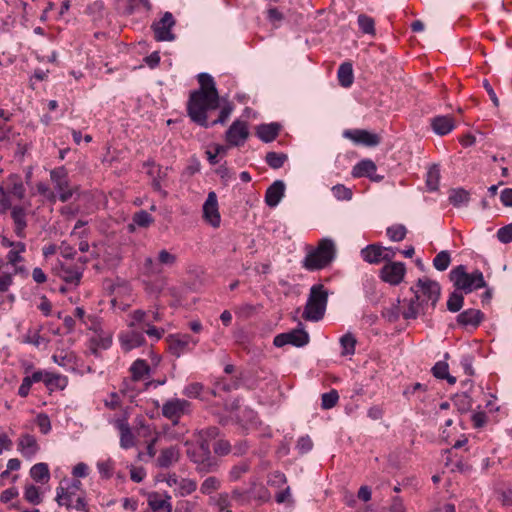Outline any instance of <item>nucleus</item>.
Returning a JSON list of instances; mask_svg holds the SVG:
<instances>
[{"label": "nucleus", "instance_id": "obj_1", "mask_svg": "<svg viewBox=\"0 0 512 512\" xmlns=\"http://www.w3.org/2000/svg\"><path fill=\"white\" fill-rule=\"evenodd\" d=\"M200 89L190 95L188 115L195 123L208 127L206 112L218 107L219 96L213 78L207 73L198 75Z\"/></svg>", "mask_w": 512, "mask_h": 512}, {"label": "nucleus", "instance_id": "obj_2", "mask_svg": "<svg viewBox=\"0 0 512 512\" xmlns=\"http://www.w3.org/2000/svg\"><path fill=\"white\" fill-rule=\"evenodd\" d=\"M336 254L335 244L331 239L320 240L317 248L308 252L303 260V267L307 270H320L328 266Z\"/></svg>", "mask_w": 512, "mask_h": 512}, {"label": "nucleus", "instance_id": "obj_3", "mask_svg": "<svg viewBox=\"0 0 512 512\" xmlns=\"http://www.w3.org/2000/svg\"><path fill=\"white\" fill-rule=\"evenodd\" d=\"M450 280L457 290L465 294L486 287V282L481 271L475 270L472 273H468L466 267L463 265H459L451 270Z\"/></svg>", "mask_w": 512, "mask_h": 512}, {"label": "nucleus", "instance_id": "obj_4", "mask_svg": "<svg viewBox=\"0 0 512 512\" xmlns=\"http://www.w3.org/2000/svg\"><path fill=\"white\" fill-rule=\"evenodd\" d=\"M56 501L58 505L67 509H74L79 512H88L84 493L81 491V482L74 480L66 487L60 486L57 489Z\"/></svg>", "mask_w": 512, "mask_h": 512}, {"label": "nucleus", "instance_id": "obj_5", "mask_svg": "<svg viewBox=\"0 0 512 512\" xmlns=\"http://www.w3.org/2000/svg\"><path fill=\"white\" fill-rule=\"evenodd\" d=\"M328 301V291L322 284L313 285L303 312V318L318 321L323 318Z\"/></svg>", "mask_w": 512, "mask_h": 512}, {"label": "nucleus", "instance_id": "obj_6", "mask_svg": "<svg viewBox=\"0 0 512 512\" xmlns=\"http://www.w3.org/2000/svg\"><path fill=\"white\" fill-rule=\"evenodd\" d=\"M187 456L196 464V470L199 473L214 472L218 468L217 461L211 456L210 446L205 439H201L196 446L188 448Z\"/></svg>", "mask_w": 512, "mask_h": 512}, {"label": "nucleus", "instance_id": "obj_7", "mask_svg": "<svg viewBox=\"0 0 512 512\" xmlns=\"http://www.w3.org/2000/svg\"><path fill=\"white\" fill-rule=\"evenodd\" d=\"M411 290L418 294L420 298L423 297L422 300H424L426 306L430 302L431 307L434 308L439 300L441 288L436 281L421 278L417 281L416 289L412 287Z\"/></svg>", "mask_w": 512, "mask_h": 512}, {"label": "nucleus", "instance_id": "obj_8", "mask_svg": "<svg viewBox=\"0 0 512 512\" xmlns=\"http://www.w3.org/2000/svg\"><path fill=\"white\" fill-rule=\"evenodd\" d=\"M148 313L143 311V310H135L131 315H130V322L128 324L129 328H134V327H139L141 329V331H145V333L150 336V337H153L155 338L156 340H159L163 334H164V329H158L156 327H154L153 325L150 324V322H147L146 321V317H147Z\"/></svg>", "mask_w": 512, "mask_h": 512}, {"label": "nucleus", "instance_id": "obj_9", "mask_svg": "<svg viewBox=\"0 0 512 512\" xmlns=\"http://www.w3.org/2000/svg\"><path fill=\"white\" fill-rule=\"evenodd\" d=\"M189 410L190 403L178 398L170 399L162 406L163 416L170 419L174 424H177L180 417L187 414Z\"/></svg>", "mask_w": 512, "mask_h": 512}, {"label": "nucleus", "instance_id": "obj_10", "mask_svg": "<svg viewBox=\"0 0 512 512\" xmlns=\"http://www.w3.org/2000/svg\"><path fill=\"white\" fill-rule=\"evenodd\" d=\"M175 25V19L170 12H165L162 18L153 23L152 29L155 34V39L157 41H172L175 36L171 32L172 27Z\"/></svg>", "mask_w": 512, "mask_h": 512}, {"label": "nucleus", "instance_id": "obj_11", "mask_svg": "<svg viewBox=\"0 0 512 512\" xmlns=\"http://www.w3.org/2000/svg\"><path fill=\"white\" fill-rule=\"evenodd\" d=\"M406 268L402 262H389L380 271L381 279L390 285H398L402 282Z\"/></svg>", "mask_w": 512, "mask_h": 512}, {"label": "nucleus", "instance_id": "obj_12", "mask_svg": "<svg viewBox=\"0 0 512 512\" xmlns=\"http://www.w3.org/2000/svg\"><path fill=\"white\" fill-rule=\"evenodd\" d=\"M343 136L350 139L355 144H360L367 147H375L379 145L381 141V138L378 134L364 129L345 130Z\"/></svg>", "mask_w": 512, "mask_h": 512}, {"label": "nucleus", "instance_id": "obj_13", "mask_svg": "<svg viewBox=\"0 0 512 512\" xmlns=\"http://www.w3.org/2000/svg\"><path fill=\"white\" fill-rule=\"evenodd\" d=\"M309 342V335L303 329H295L288 333H282L274 338V345L282 347L286 344H292L296 347H302Z\"/></svg>", "mask_w": 512, "mask_h": 512}, {"label": "nucleus", "instance_id": "obj_14", "mask_svg": "<svg viewBox=\"0 0 512 512\" xmlns=\"http://www.w3.org/2000/svg\"><path fill=\"white\" fill-rule=\"evenodd\" d=\"M203 217L212 227L218 228L221 222V216L218 209L217 195L211 191L203 204Z\"/></svg>", "mask_w": 512, "mask_h": 512}, {"label": "nucleus", "instance_id": "obj_15", "mask_svg": "<svg viewBox=\"0 0 512 512\" xmlns=\"http://www.w3.org/2000/svg\"><path fill=\"white\" fill-rule=\"evenodd\" d=\"M249 136L247 123L241 120L234 121L226 131V141L232 146L244 144Z\"/></svg>", "mask_w": 512, "mask_h": 512}, {"label": "nucleus", "instance_id": "obj_16", "mask_svg": "<svg viewBox=\"0 0 512 512\" xmlns=\"http://www.w3.org/2000/svg\"><path fill=\"white\" fill-rule=\"evenodd\" d=\"M34 382H43L49 390H63L68 384V379L60 374L38 371L34 372Z\"/></svg>", "mask_w": 512, "mask_h": 512}, {"label": "nucleus", "instance_id": "obj_17", "mask_svg": "<svg viewBox=\"0 0 512 512\" xmlns=\"http://www.w3.org/2000/svg\"><path fill=\"white\" fill-rule=\"evenodd\" d=\"M376 170V164L370 159H365L353 167L352 175L357 178L368 177L371 181L380 182L384 176L377 174Z\"/></svg>", "mask_w": 512, "mask_h": 512}, {"label": "nucleus", "instance_id": "obj_18", "mask_svg": "<svg viewBox=\"0 0 512 512\" xmlns=\"http://www.w3.org/2000/svg\"><path fill=\"white\" fill-rule=\"evenodd\" d=\"M120 343L124 351L128 352L145 343V338L139 327L130 328L120 335Z\"/></svg>", "mask_w": 512, "mask_h": 512}, {"label": "nucleus", "instance_id": "obj_19", "mask_svg": "<svg viewBox=\"0 0 512 512\" xmlns=\"http://www.w3.org/2000/svg\"><path fill=\"white\" fill-rule=\"evenodd\" d=\"M147 504L153 512H172L171 496L159 492L147 495Z\"/></svg>", "mask_w": 512, "mask_h": 512}, {"label": "nucleus", "instance_id": "obj_20", "mask_svg": "<svg viewBox=\"0 0 512 512\" xmlns=\"http://www.w3.org/2000/svg\"><path fill=\"white\" fill-rule=\"evenodd\" d=\"M167 341L170 351L176 356H180L190 344L196 345L198 343V340L188 334L169 335Z\"/></svg>", "mask_w": 512, "mask_h": 512}, {"label": "nucleus", "instance_id": "obj_21", "mask_svg": "<svg viewBox=\"0 0 512 512\" xmlns=\"http://www.w3.org/2000/svg\"><path fill=\"white\" fill-rule=\"evenodd\" d=\"M402 316L404 319H415L421 312H424V300L420 301V296L414 293L410 300H403Z\"/></svg>", "mask_w": 512, "mask_h": 512}, {"label": "nucleus", "instance_id": "obj_22", "mask_svg": "<svg viewBox=\"0 0 512 512\" xmlns=\"http://www.w3.org/2000/svg\"><path fill=\"white\" fill-rule=\"evenodd\" d=\"M180 459V449L177 446H170L160 451L159 456L155 460L158 468H169L177 463Z\"/></svg>", "mask_w": 512, "mask_h": 512}, {"label": "nucleus", "instance_id": "obj_23", "mask_svg": "<svg viewBox=\"0 0 512 512\" xmlns=\"http://www.w3.org/2000/svg\"><path fill=\"white\" fill-rule=\"evenodd\" d=\"M83 270V267L75 265H62L59 271V276L67 284L76 287L81 281Z\"/></svg>", "mask_w": 512, "mask_h": 512}, {"label": "nucleus", "instance_id": "obj_24", "mask_svg": "<svg viewBox=\"0 0 512 512\" xmlns=\"http://www.w3.org/2000/svg\"><path fill=\"white\" fill-rule=\"evenodd\" d=\"M285 184L282 180H276L268 187L265 194V202L269 207H276L284 196Z\"/></svg>", "mask_w": 512, "mask_h": 512}, {"label": "nucleus", "instance_id": "obj_25", "mask_svg": "<svg viewBox=\"0 0 512 512\" xmlns=\"http://www.w3.org/2000/svg\"><path fill=\"white\" fill-rule=\"evenodd\" d=\"M431 127L437 135H446L455 128V121L449 115L436 116L431 119Z\"/></svg>", "mask_w": 512, "mask_h": 512}, {"label": "nucleus", "instance_id": "obj_26", "mask_svg": "<svg viewBox=\"0 0 512 512\" xmlns=\"http://www.w3.org/2000/svg\"><path fill=\"white\" fill-rule=\"evenodd\" d=\"M484 318L483 313L477 309H468L457 316V322L462 326L478 327Z\"/></svg>", "mask_w": 512, "mask_h": 512}, {"label": "nucleus", "instance_id": "obj_27", "mask_svg": "<svg viewBox=\"0 0 512 512\" xmlns=\"http://www.w3.org/2000/svg\"><path fill=\"white\" fill-rule=\"evenodd\" d=\"M281 126L277 123L261 124L256 129L257 136L264 142L273 141L279 134Z\"/></svg>", "mask_w": 512, "mask_h": 512}, {"label": "nucleus", "instance_id": "obj_28", "mask_svg": "<svg viewBox=\"0 0 512 512\" xmlns=\"http://www.w3.org/2000/svg\"><path fill=\"white\" fill-rule=\"evenodd\" d=\"M53 361L66 370H74L77 365V356L72 351H61L53 355Z\"/></svg>", "mask_w": 512, "mask_h": 512}, {"label": "nucleus", "instance_id": "obj_29", "mask_svg": "<svg viewBox=\"0 0 512 512\" xmlns=\"http://www.w3.org/2000/svg\"><path fill=\"white\" fill-rule=\"evenodd\" d=\"M362 258L369 264H378L382 261V246L371 244L361 250Z\"/></svg>", "mask_w": 512, "mask_h": 512}, {"label": "nucleus", "instance_id": "obj_30", "mask_svg": "<svg viewBox=\"0 0 512 512\" xmlns=\"http://www.w3.org/2000/svg\"><path fill=\"white\" fill-rule=\"evenodd\" d=\"M3 187L7 189L8 192H10L13 198H17V200L23 199L25 189L21 179L18 176H10L5 183V186Z\"/></svg>", "mask_w": 512, "mask_h": 512}, {"label": "nucleus", "instance_id": "obj_31", "mask_svg": "<svg viewBox=\"0 0 512 512\" xmlns=\"http://www.w3.org/2000/svg\"><path fill=\"white\" fill-rule=\"evenodd\" d=\"M11 216L15 223V231L17 235L21 236L27 226L24 209L18 206H14L12 208Z\"/></svg>", "mask_w": 512, "mask_h": 512}, {"label": "nucleus", "instance_id": "obj_32", "mask_svg": "<svg viewBox=\"0 0 512 512\" xmlns=\"http://www.w3.org/2000/svg\"><path fill=\"white\" fill-rule=\"evenodd\" d=\"M338 79L343 87L347 88L351 86L353 83V69L350 63L345 62L340 65L338 69Z\"/></svg>", "mask_w": 512, "mask_h": 512}, {"label": "nucleus", "instance_id": "obj_33", "mask_svg": "<svg viewBox=\"0 0 512 512\" xmlns=\"http://www.w3.org/2000/svg\"><path fill=\"white\" fill-rule=\"evenodd\" d=\"M470 200V194L463 188L452 189L449 192V201L454 206H460L466 204Z\"/></svg>", "mask_w": 512, "mask_h": 512}, {"label": "nucleus", "instance_id": "obj_34", "mask_svg": "<svg viewBox=\"0 0 512 512\" xmlns=\"http://www.w3.org/2000/svg\"><path fill=\"white\" fill-rule=\"evenodd\" d=\"M433 375L438 379H446L450 384L456 382V378L448 372V364L442 361L437 362L432 368Z\"/></svg>", "mask_w": 512, "mask_h": 512}, {"label": "nucleus", "instance_id": "obj_35", "mask_svg": "<svg viewBox=\"0 0 512 512\" xmlns=\"http://www.w3.org/2000/svg\"><path fill=\"white\" fill-rule=\"evenodd\" d=\"M248 490L251 495V501L255 500L259 503H264L270 499L269 491L262 485L253 484Z\"/></svg>", "mask_w": 512, "mask_h": 512}, {"label": "nucleus", "instance_id": "obj_36", "mask_svg": "<svg viewBox=\"0 0 512 512\" xmlns=\"http://www.w3.org/2000/svg\"><path fill=\"white\" fill-rule=\"evenodd\" d=\"M221 486V481L215 476L207 477L200 486V492L204 495H210L217 491Z\"/></svg>", "mask_w": 512, "mask_h": 512}, {"label": "nucleus", "instance_id": "obj_37", "mask_svg": "<svg viewBox=\"0 0 512 512\" xmlns=\"http://www.w3.org/2000/svg\"><path fill=\"white\" fill-rule=\"evenodd\" d=\"M266 162L273 169H279L283 166L288 156L284 153L268 152L266 154Z\"/></svg>", "mask_w": 512, "mask_h": 512}, {"label": "nucleus", "instance_id": "obj_38", "mask_svg": "<svg viewBox=\"0 0 512 512\" xmlns=\"http://www.w3.org/2000/svg\"><path fill=\"white\" fill-rule=\"evenodd\" d=\"M50 479V472L46 463L34 465V482L47 483Z\"/></svg>", "mask_w": 512, "mask_h": 512}, {"label": "nucleus", "instance_id": "obj_39", "mask_svg": "<svg viewBox=\"0 0 512 512\" xmlns=\"http://www.w3.org/2000/svg\"><path fill=\"white\" fill-rule=\"evenodd\" d=\"M55 188L58 192L59 199L61 202H67L73 194L77 191V187L71 188L69 186L68 180L62 182L61 184L55 185Z\"/></svg>", "mask_w": 512, "mask_h": 512}, {"label": "nucleus", "instance_id": "obj_40", "mask_svg": "<svg viewBox=\"0 0 512 512\" xmlns=\"http://www.w3.org/2000/svg\"><path fill=\"white\" fill-rule=\"evenodd\" d=\"M342 355H352L355 352L356 339L351 333H347L340 339Z\"/></svg>", "mask_w": 512, "mask_h": 512}, {"label": "nucleus", "instance_id": "obj_41", "mask_svg": "<svg viewBox=\"0 0 512 512\" xmlns=\"http://www.w3.org/2000/svg\"><path fill=\"white\" fill-rule=\"evenodd\" d=\"M17 198H13L10 192L7 191L4 187L0 186V212H6L9 209H12L15 205L14 202Z\"/></svg>", "mask_w": 512, "mask_h": 512}, {"label": "nucleus", "instance_id": "obj_42", "mask_svg": "<svg viewBox=\"0 0 512 512\" xmlns=\"http://www.w3.org/2000/svg\"><path fill=\"white\" fill-rule=\"evenodd\" d=\"M358 25L363 33L375 35V23L371 17L365 14H360L358 16Z\"/></svg>", "mask_w": 512, "mask_h": 512}, {"label": "nucleus", "instance_id": "obj_43", "mask_svg": "<svg viewBox=\"0 0 512 512\" xmlns=\"http://www.w3.org/2000/svg\"><path fill=\"white\" fill-rule=\"evenodd\" d=\"M131 373L134 380H140L149 373V366L144 360H136L131 366Z\"/></svg>", "mask_w": 512, "mask_h": 512}, {"label": "nucleus", "instance_id": "obj_44", "mask_svg": "<svg viewBox=\"0 0 512 512\" xmlns=\"http://www.w3.org/2000/svg\"><path fill=\"white\" fill-rule=\"evenodd\" d=\"M451 262V257L448 251L439 252L433 260V266L438 271H445Z\"/></svg>", "mask_w": 512, "mask_h": 512}, {"label": "nucleus", "instance_id": "obj_45", "mask_svg": "<svg viewBox=\"0 0 512 512\" xmlns=\"http://www.w3.org/2000/svg\"><path fill=\"white\" fill-rule=\"evenodd\" d=\"M464 297L461 293L454 291L447 301V309L450 312H458L462 308Z\"/></svg>", "mask_w": 512, "mask_h": 512}, {"label": "nucleus", "instance_id": "obj_46", "mask_svg": "<svg viewBox=\"0 0 512 512\" xmlns=\"http://www.w3.org/2000/svg\"><path fill=\"white\" fill-rule=\"evenodd\" d=\"M24 250H25L24 244L21 242H17L8 253L7 258H8L9 263H11L13 266H16L18 262H21L22 261L21 254L24 252Z\"/></svg>", "mask_w": 512, "mask_h": 512}, {"label": "nucleus", "instance_id": "obj_47", "mask_svg": "<svg viewBox=\"0 0 512 512\" xmlns=\"http://www.w3.org/2000/svg\"><path fill=\"white\" fill-rule=\"evenodd\" d=\"M440 180V169L438 165H432L427 173V185L431 190H436Z\"/></svg>", "mask_w": 512, "mask_h": 512}, {"label": "nucleus", "instance_id": "obj_48", "mask_svg": "<svg viewBox=\"0 0 512 512\" xmlns=\"http://www.w3.org/2000/svg\"><path fill=\"white\" fill-rule=\"evenodd\" d=\"M178 489L181 496L190 495L197 489V482L193 479L181 478Z\"/></svg>", "mask_w": 512, "mask_h": 512}, {"label": "nucleus", "instance_id": "obj_49", "mask_svg": "<svg viewBox=\"0 0 512 512\" xmlns=\"http://www.w3.org/2000/svg\"><path fill=\"white\" fill-rule=\"evenodd\" d=\"M231 498L240 505H247L251 502V495L248 489H234L231 493Z\"/></svg>", "mask_w": 512, "mask_h": 512}, {"label": "nucleus", "instance_id": "obj_50", "mask_svg": "<svg viewBox=\"0 0 512 512\" xmlns=\"http://www.w3.org/2000/svg\"><path fill=\"white\" fill-rule=\"evenodd\" d=\"M11 114L8 111L0 109V140L7 138L10 127L8 121L10 120Z\"/></svg>", "mask_w": 512, "mask_h": 512}, {"label": "nucleus", "instance_id": "obj_51", "mask_svg": "<svg viewBox=\"0 0 512 512\" xmlns=\"http://www.w3.org/2000/svg\"><path fill=\"white\" fill-rule=\"evenodd\" d=\"M407 230L403 225H395L387 229V235L392 241H402L406 236Z\"/></svg>", "mask_w": 512, "mask_h": 512}, {"label": "nucleus", "instance_id": "obj_52", "mask_svg": "<svg viewBox=\"0 0 512 512\" xmlns=\"http://www.w3.org/2000/svg\"><path fill=\"white\" fill-rule=\"evenodd\" d=\"M176 261L177 256L175 254H172L165 249L159 251L157 258L158 264L171 267L176 263Z\"/></svg>", "mask_w": 512, "mask_h": 512}, {"label": "nucleus", "instance_id": "obj_53", "mask_svg": "<svg viewBox=\"0 0 512 512\" xmlns=\"http://www.w3.org/2000/svg\"><path fill=\"white\" fill-rule=\"evenodd\" d=\"M383 315L390 322L396 321L399 316L402 315V305L400 300L397 301V304L385 309Z\"/></svg>", "mask_w": 512, "mask_h": 512}, {"label": "nucleus", "instance_id": "obj_54", "mask_svg": "<svg viewBox=\"0 0 512 512\" xmlns=\"http://www.w3.org/2000/svg\"><path fill=\"white\" fill-rule=\"evenodd\" d=\"M133 222L140 227H148L152 222V216L145 210H141L134 214Z\"/></svg>", "mask_w": 512, "mask_h": 512}, {"label": "nucleus", "instance_id": "obj_55", "mask_svg": "<svg viewBox=\"0 0 512 512\" xmlns=\"http://www.w3.org/2000/svg\"><path fill=\"white\" fill-rule=\"evenodd\" d=\"M339 399L338 392L336 390H331L328 393H324L322 395V408L331 409L333 408Z\"/></svg>", "mask_w": 512, "mask_h": 512}, {"label": "nucleus", "instance_id": "obj_56", "mask_svg": "<svg viewBox=\"0 0 512 512\" xmlns=\"http://www.w3.org/2000/svg\"><path fill=\"white\" fill-rule=\"evenodd\" d=\"M332 193L338 200H350L352 197V191L342 184L333 186Z\"/></svg>", "mask_w": 512, "mask_h": 512}, {"label": "nucleus", "instance_id": "obj_57", "mask_svg": "<svg viewBox=\"0 0 512 512\" xmlns=\"http://www.w3.org/2000/svg\"><path fill=\"white\" fill-rule=\"evenodd\" d=\"M249 470V464L247 462H241L230 470L229 477L231 481L239 480L243 474Z\"/></svg>", "mask_w": 512, "mask_h": 512}, {"label": "nucleus", "instance_id": "obj_58", "mask_svg": "<svg viewBox=\"0 0 512 512\" xmlns=\"http://www.w3.org/2000/svg\"><path fill=\"white\" fill-rule=\"evenodd\" d=\"M497 238L501 243H510L512 241V223L500 228L497 231Z\"/></svg>", "mask_w": 512, "mask_h": 512}, {"label": "nucleus", "instance_id": "obj_59", "mask_svg": "<svg viewBox=\"0 0 512 512\" xmlns=\"http://www.w3.org/2000/svg\"><path fill=\"white\" fill-rule=\"evenodd\" d=\"M51 180L55 185L61 184L67 180V171L64 167H59L51 171Z\"/></svg>", "mask_w": 512, "mask_h": 512}, {"label": "nucleus", "instance_id": "obj_60", "mask_svg": "<svg viewBox=\"0 0 512 512\" xmlns=\"http://www.w3.org/2000/svg\"><path fill=\"white\" fill-rule=\"evenodd\" d=\"M37 426L43 434H47L51 429V422L47 415L39 414L36 418Z\"/></svg>", "mask_w": 512, "mask_h": 512}, {"label": "nucleus", "instance_id": "obj_61", "mask_svg": "<svg viewBox=\"0 0 512 512\" xmlns=\"http://www.w3.org/2000/svg\"><path fill=\"white\" fill-rule=\"evenodd\" d=\"M213 449L216 454L224 456L231 451V445L228 441L220 439L215 443Z\"/></svg>", "mask_w": 512, "mask_h": 512}, {"label": "nucleus", "instance_id": "obj_62", "mask_svg": "<svg viewBox=\"0 0 512 512\" xmlns=\"http://www.w3.org/2000/svg\"><path fill=\"white\" fill-rule=\"evenodd\" d=\"M37 53V58L42 62L51 63L55 60V52L52 50H46L44 47H39Z\"/></svg>", "mask_w": 512, "mask_h": 512}, {"label": "nucleus", "instance_id": "obj_63", "mask_svg": "<svg viewBox=\"0 0 512 512\" xmlns=\"http://www.w3.org/2000/svg\"><path fill=\"white\" fill-rule=\"evenodd\" d=\"M296 447L303 454L312 449L313 443L309 436H303L298 440Z\"/></svg>", "mask_w": 512, "mask_h": 512}, {"label": "nucleus", "instance_id": "obj_64", "mask_svg": "<svg viewBox=\"0 0 512 512\" xmlns=\"http://www.w3.org/2000/svg\"><path fill=\"white\" fill-rule=\"evenodd\" d=\"M20 468V461L16 458L10 459L7 463V469L0 474L1 480L6 479L10 472L16 471Z\"/></svg>", "mask_w": 512, "mask_h": 512}]
</instances>
